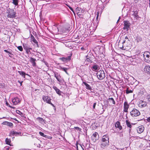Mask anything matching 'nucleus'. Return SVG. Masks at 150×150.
I'll return each mask as SVG.
<instances>
[{
  "instance_id": "obj_1",
  "label": "nucleus",
  "mask_w": 150,
  "mask_h": 150,
  "mask_svg": "<svg viewBox=\"0 0 150 150\" xmlns=\"http://www.w3.org/2000/svg\"><path fill=\"white\" fill-rule=\"evenodd\" d=\"M109 144V139L108 135H105L102 137L101 147L103 149L105 148Z\"/></svg>"
},
{
  "instance_id": "obj_2",
  "label": "nucleus",
  "mask_w": 150,
  "mask_h": 150,
  "mask_svg": "<svg viewBox=\"0 0 150 150\" xmlns=\"http://www.w3.org/2000/svg\"><path fill=\"white\" fill-rule=\"evenodd\" d=\"M24 50L25 51L26 53L28 54L31 53V51L33 50V48L30 47V45L27 43H23V44Z\"/></svg>"
},
{
  "instance_id": "obj_3",
  "label": "nucleus",
  "mask_w": 150,
  "mask_h": 150,
  "mask_svg": "<svg viewBox=\"0 0 150 150\" xmlns=\"http://www.w3.org/2000/svg\"><path fill=\"white\" fill-rule=\"evenodd\" d=\"M7 13L8 18H15L16 16V12L13 9L9 8Z\"/></svg>"
},
{
  "instance_id": "obj_4",
  "label": "nucleus",
  "mask_w": 150,
  "mask_h": 150,
  "mask_svg": "<svg viewBox=\"0 0 150 150\" xmlns=\"http://www.w3.org/2000/svg\"><path fill=\"white\" fill-rule=\"evenodd\" d=\"M130 114L132 117H135L139 116L140 115V113L139 110L133 108L130 112Z\"/></svg>"
},
{
  "instance_id": "obj_5",
  "label": "nucleus",
  "mask_w": 150,
  "mask_h": 150,
  "mask_svg": "<svg viewBox=\"0 0 150 150\" xmlns=\"http://www.w3.org/2000/svg\"><path fill=\"white\" fill-rule=\"evenodd\" d=\"M145 62L149 63L150 62V53L148 52H145L143 54Z\"/></svg>"
},
{
  "instance_id": "obj_6",
  "label": "nucleus",
  "mask_w": 150,
  "mask_h": 150,
  "mask_svg": "<svg viewBox=\"0 0 150 150\" xmlns=\"http://www.w3.org/2000/svg\"><path fill=\"white\" fill-rule=\"evenodd\" d=\"M98 79L100 80H102L105 77L104 72L103 70H100L97 73Z\"/></svg>"
},
{
  "instance_id": "obj_7",
  "label": "nucleus",
  "mask_w": 150,
  "mask_h": 150,
  "mask_svg": "<svg viewBox=\"0 0 150 150\" xmlns=\"http://www.w3.org/2000/svg\"><path fill=\"white\" fill-rule=\"evenodd\" d=\"M93 55L91 53L88 54L86 56V59L85 60V62L88 63L87 64L89 63H91L92 62Z\"/></svg>"
},
{
  "instance_id": "obj_8",
  "label": "nucleus",
  "mask_w": 150,
  "mask_h": 150,
  "mask_svg": "<svg viewBox=\"0 0 150 150\" xmlns=\"http://www.w3.org/2000/svg\"><path fill=\"white\" fill-rule=\"evenodd\" d=\"M54 75L57 80L60 83H61L63 79H62L60 74L58 72L55 71H53Z\"/></svg>"
},
{
  "instance_id": "obj_9",
  "label": "nucleus",
  "mask_w": 150,
  "mask_h": 150,
  "mask_svg": "<svg viewBox=\"0 0 150 150\" xmlns=\"http://www.w3.org/2000/svg\"><path fill=\"white\" fill-rule=\"evenodd\" d=\"M42 99L45 102L50 104L52 106H54V105L51 103V99L50 97L48 96H42Z\"/></svg>"
},
{
  "instance_id": "obj_10",
  "label": "nucleus",
  "mask_w": 150,
  "mask_h": 150,
  "mask_svg": "<svg viewBox=\"0 0 150 150\" xmlns=\"http://www.w3.org/2000/svg\"><path fill=\"white\" fill-rule=\"evenodd\" d=\"M99 138V136L98 133L96 132H95L92 135L91 137V139L93 142H96L98 140Z\"/></svg>"
},
{
  "instance_id": "obj_11",
  "label": "nucleus",
  "mask_w": 150,
  "mask_h": 150,
  "mask_svg": "<svg viewBox=\"0 0 150 150\" xmlns=\"http://www.w3.org/2000/svg\"><path fill=\"white\" fill-rule=\"evenodd\" d=\"M124 27L123 28L124 30L127 29V30L130 26V23L128 21H124Z\"/></svg>"
},
{
  "instance_id": "obj_12",
  "label": "nucleus",
  "mask_w": 150,
  "mask_h": 150,
  "mask_svg": "<svg viewBox=\"0 0 150 150\" xmlns=\"http://www.w3.org/2000/svg\"><path fill=\"white\" fill-rule=\"evenodd\" d=\"M12 101L14 105H16L20 102V100L19 98L16 97L12 99Z\"/></svg>"
},
{
  "instance_id": "obj_13",
  "label": "nucleus",
  "mask_w": 150,
  "mask_h": 150,
  "mask_svg": "<svg viewBox=\"0 0 150 150\" xmlns=\"http://www.w3.org/2000/svg\"><path fill=\"white\" fill-rule=\"evenodd\" d=\"M144 129V127L142 125L138 127L137 130L138 133L141 134L143 132Z\"/></svg>"
},
{
  "instance_id": "obj_14",
  "label": "nucleus",
  "mask_w": 150,
  "mask_h": 150,
  "mask_svg": "<svg viewBox=\"0 0 150 150\" xmlns=\"http://www.w3.org/2000/svg\"><path fill=\"white\" fill-rule=\"evenodd\" d=\"M122 47L120 46V48L121 49L123 50H125L126 49V47L128 46V43H127L126 42H125V41H123L122 42Z\"/></svg>"
},
{
  "instance_id": "obj_15",
  "label": "nucleus",
  "mask_w": 150,
  "mask_h": 150,
  "mask_svg": "<svg viewBox=\"0 0 150 150\" xmlns=\"http://www.w3.org/2000/svg\"><path fill=\"white\" fill-rule=\"evenodd\" d=\"M2 124L3 125H7L11 127H13V123L10 122L5 121L3 122Z\"/></svg>"
},
{
  "instance_id": "obj_16",
  "label": "nucleus",
  "mask_w": 150,
  "mask_h": 150,
  "mask_svg": "<svg viewBox=\"0 0 150 150\" xmlns=\"http://www.w3.org/2000/svg\"><path fill=\"white\" fill-rule=\"evenodd\" d=\"M99 68V66L97 64H94L91 67L92 70L94 71L97 72Z\"/></svg>"
},
{
  "instance_id": "obj_17",
  "label": "nucleus",
  "mask_w": 150,
  "mask_h": 150,
  "mask_svg": "<svg viewBox=\"0 0 150 150\" xmlns=\"http://www.w3.org/2000/svg\"><path fill=\"white\" fill-rule=\"evenodd\" d=\"M147 104L146 102L145 101H142L140 102L138 105V106L141 108H143L145 107L146 105Z\"/></svg>"
},
{
  "instance_id": "obj_18",
  "label": "nucleus",
  "mask_w": 150,
  "mask_h": 150,
  "mask_svg": "<svg viewBox=\"0 0 150 150\" xmlns=\"http://www.w3.org/2000/svg\"><path fill=\"white\" fill-rule=\"evenodd\" d=\"M36 61V59H35L32 57L30 58V61L32 63V66L33 67H35L36 66V64L35 62Z\"/></svg>"
},
{
  "instance_id": "obj_19",
  "label": "nucleus",
  "mask_w": 150,
  "mask_h": 150,
  "mask_svg": "<svg viewBox=\"0 0 150 150\" xmlns=\"http://www.w3.org/2000/svg\"><path fill=\"white\" fill-rule=\"evenodd\" d=\"M53 88L55 91L59 95H61L62 93H63V92L61 91L57 87L55 86H53Z\"/></svg>"
},
{
  "instance_id": "obj_20",
  "label": "nucleus",
  "mask_w": 150,
  "mask_h": 150,
  "mask_svg": "<svg viewBox=\"0 0 150 150\" xmlns=\"http://www.w3.org/2000/svg\"><path fill=\"white\" fill-rule=\"evenodd\" d=\"M83 83L86 86V89L91 90V92H93V91H91L92 90V88L89 85H88L86 82L84 81L83 82Z\"/></svg>"
},
{
  "instance_id": "obj_21",
  "label": "nucleus",
  "mask_w": 150,
  "mask_h": 150,
  "mask_svg": "<svg viewBox=\"0 0 150 150\" xmlns=\"http://www.w3.org/2000/svg\"><path fill=\"white\" fill-rule=\"evenodd\" d=\"M115 127L116 128H118L120 130L122 129V127L120 125V122L119 121H117L115 124Z\"/></svg>"
},
{
  "instance_id": "obj_22",
  "label": "nucleus",
  "mask_w": 150,
  "mask_h": 150,
  "mask_svg": "<svg viewBox=\"0 0 150 150\" xmlns=\"http://www.w3.org/2000/svg\"><path fill=\"white\" fill-rule=\"evenodd\" d=\"M133 13L132 14V15L134 16V18L136 19H137L139 18V16L138 15V11L137 10L134 11H132Z\"/></svg>"
},
{
  "instance_id": "obj_23",
  "label": "nucleus",
  "mask_w": 150,
  "mask_h": 150,
  "mask_svg": "<svg viewBox=\"0 0 150 150\" xmlns=\"http://www.w3.org/2000/svg\"><path fill=\"white\" fill-rule=\"evenodd\" d=\"M144 69L146 73L148 74H150V66H149L147 65L145 66Z\"/></svg>"
},
{
  "instance_id": "obj_24",
  "label": "nucleus",
  "mask_w": 150,
  "mask_h": 150,
  "mask_svg": "<svg viewBox=\"0 0 150 150\" xmlns=\"http://www.w3.org/2000/svg\"><path fill=\"white\" fill-rule=\"evenodd\" d=\"M32 41L35 44V45H34L35 47H39V46L38 44V42L35 38H34Z\"/></svg>"
},
{
  "instance_id": "obj_25",
  "label": "nucleus",
  "mask_w": 150,
  "mask_h": 150,
  "mask_svg": "<svg viewBox=\"0 0 150 150\" xmlns=\"http://www.w3.org/2000/svg\"><path fill=\"white\" fill-rule=\"evenodd\" d=\"M18 72L19 73L20 75H21L23 76L24 78H25V75L28 76H29L28 74H26L24 71H18Z\"/></svg>"
},
{
  "instance_id": "obj_26",
  "label": "nucleus",
  "mask_w": 150,
  "mask_h": 150,
  "mask_svg": "<svg viewBox=\"0 0 150 150\" xmlns=\"http://www.w3.org/2000/svg\"><path fill=\"white\" fill-rule=\"evenodd\" d=\"M5 142L6 144L8 145H9L10 146H11L12 145L10 144L11 142V140L10 139H8L6 138L5 140Z\"/></svg>"
},
{
  "instance_id": "obj_27",
  "label": "nucleus",
  "mask_w": 150,
  "mask_h": 150,
  "mask_svg": "<svg viewBox=\"0 0 150 150\" xmlns=\"http://www.w3.org/2000/svg\"><path fill=\"white\" fill-rule=\"evenodd\" d=\"M129 105L128 104L127 101H125L124 105V108H127L128 109Z\"/></svg>"
},
{
  "instance_id": "obj_28",
  "label": "nucleus",
  "mask_w": 150,
  "mask_h": 150,
  "mask_svg": "<svg viewBox=\"0 0 150 150\" xmlns=\"http://www.w3.org/2000/svg\"><path fill=\"white\" fill-rule=\"evenodd\" d=\"M37 120H38L39 122L42 123L44 122V120L42 118L40 117H38L36 118Z\"/></svg>"
},
{
  "instance_id": "obj_29",
  "label": "nucleus",
  "mask_w": 150,
  "mask_h": 150,
  "mask_svg": "<svg viewBox=\"0 0 150 150\" xmlns=\"http://www.w3.org/2000/svg\"><path fill=\"white\" fill-rule=\"evenodd\" d=\"M126 123L127 127H129V128H132V126L130 122L129 121H128V120H126Z\"/></svg>"
},
{
  "instance_id": "obj_30",
  "label": "nucleus",
  "mask_w": 150,
  "mask_h": 150,
  "mask_svg": "<svg viewBox=\"0 0 150 150\" xmlns=\"http://www.w3.org/2000/svg\"><path fill=\"white\" fill-rule=\"evenodd\" d=\"M133 91V90H129V88L128 87H127V88L126 90V93L127 94H128L129 93H132Z\"/></svg>"
},
{
  "instance_id": "obj_31",
  "label": "nucleus",
  "mask_w": 150,
  "mask_h": 150,
  "mask_svg": "<svg viewBox=\"0 0 150 150\" xmlns=\"http://www.w3.org/2000/svg\"><path fill=\"white\" fill-rule=\"evenodd\" d=\"M136 40L137 42H139L142 40V39L141 37L139 36H137L136 38Z\"/></svg>"
},
{
  "instance_id": "obj_32",
  "label": "nucleus",
  "mask_w": 150,
  "mask_h": 150,
  "mask_svg": "<svg viewBox=\"0 0 150 150\" xmlns=\"http://www.w3.org/2000/svg\"><path fill=\"white\" fill-rule=\"evenodd\" d=\"M68 69L64 67H61V69L63 71H64L68 75V73L67 72V70Z\"/></svg>"
},
{
  "instance_id": "obj_33",
  "label": "nucleus",
  "mask_w": 150,
  "mask_h": 150,
  "mask_svg": "<svg viewBox=\"0 0 150 150\" xmlns=\"http://www.w3.org/2000/svg\"><path fill=\"white\" fill-rule=\"evenodd\" d=\"M39 134L40 135V136H41L42 137H45L46 138H49L48 137V136L45 134L43 133L42 132H39Z\"/></svg>"
},
{
  "instance_id": "obj_34",
  "label": "nucleus",
  "mask_w": 150,
  "mask_h": 150,
  "mask_svg": "<svg viewBox=\"0 0 150 150\" xmlns=\"http://www.w3.org/2000/svg\"><path fill=\"white\" fill-rule=\"evenodd\" d=\"M15 132L14 131H11L9 133V136L11 137H12L15 135Z\"/></svg>"
},
{
  "instance_id": "obj_35",
  "label": "nucleus",
  "mask_w": 150,
  "mask_h": 150,
  "mask_svg": "<svg viewBox=\"0 0 150 150\" xmlns=\"http://www.w3.org/2000/svg\"><path fill=\"white\" fill-rule=\"evenodd\" d=\"M108 100L110 101H111L113 104L115 105V101L112 98H109Z\"/></svg>"
},
{
  "instance_id": "obj_36",
  "label": "nucleus",
  "mask_w": 150,
  "mask_h": 150,
  "mask_svg": "<svg viewBox=\"0 0 150 150\" xmlns=\"http://www.w3.org/2000/svg\"><path fill=\"white\" fill-rule=\"evenodd\" d=\"M12 3L15 6H17L18 4V0H12Z\"/></svg>"
},
{
  "instance_id": "obj_37",
  "label": "nucleus",
  "mask_w": 150,
  "mask_h": 150,
  "mask_svg": "<svg viewBox=\"0 0 150 150\" xmlns=\"http://www.w3.org/2000/svg\"><path fill=\"white\" fill-rule=\"evenodd\" d=\"M16 112L17 113L19 114L20 115H21L22 117H23L24 115L19 110H17L16 111Z\"/></svg>"
},
{
  "instance_id": "obj_38",
  "label": "nucleus",
  "mask_w": 150,
  "mask_h": 150,
  "mask_svg": "<svg viewBox=\"0 0 150 150\" xmlns=\"http://www.w3.org/2000/svg\"><path fill=\"white\" fill-rule=\"evenodd\" d=\"M15 136H17L18 135L22 136L21 133V132H17L15 131Z\"/></svg>"
},
{
  "instance_id": "obj_39",
  "label": "nucleus",
  "mask_w": 150,
  "mask_h": 150,
  "mask_svg": "<svg viewBox=\"0 0 150 150\" xmlns=\"http://www.w3.org/2000/svg\"><path fill=\"white\" fill-rule=\"evenodd\" d=\"M17 48L20 51H23V48L22 46H18L17 47Z\"/></svg>"
},
{
  "instance_id": "obj_40",
  "label": "nucleus",
  "mask_w": 150,
  "mask_h": 150,
  "mask_svg": "<svg viewBox=\"0 0 150 150\" xmlns=\"http://www.w3.org/2000/svg\"><path fill=\"white\" fill-rule=\"evenodd\" d=\"M74 128L75 129H76L77 131H79V132H81V129L80 128H79L78 127H74Z\"/></svg>"
},
{
  "instance_id": "obj_41",
  "label": "nucleus",
  "mask_w": 150,
  "mask_h": 150,
  "mask_svg": "<svg viewBox=\"0 0 150 150\" xmlns=\"http://www.w3.org/2000/svg\"><path fill=\"white\" fill-rule=\"evenodd\" d=\"M71 56H69L66 57L67 61H69L71 59Z\"/></svg>"
},
{
  "instance_id": "obj_42",
  "label": "nucleus",
  "mask_w": 150,
  "mask_h": 150,
  "mask_svg": "<svg viewBox=\"0 0 150 150\" xmlns=\"http://www.w3.org/2000/svg\"><path fill=\"white\" fill-rule=\"evenodd\" d=\"M6 105L10 107V108H14L13 107H12V106H10V104L7 102V101H6Z\"/></svg>"
},
{
  "instance_id": "obj_43",
  "label": "nucleus",
  "mask_w": 150,
  "mask_h": 150,
  "mask_svg": "<svg viewBox=\"0 0 150 150\" xmlns=\"http://www.w3.org/2000/svg\"><path fill=\"white\" fill-rule=\"evenodd\" d=\"M68 6V7L69 8V9L73 12V13L75 14V13L74 11L73 8L69 6Z\"/></svg>"
},
{
  "instance_id": "obj_44",
  "label": "nucleus",
  "mask_w": 150,
  "mask_h": 150,
  "mask_svg": "<svg viewBox=\"0 0 150 150\" xmlns=\"http://www.w3.org/2000/svg\"><path fill=\"white\" fill-rule=\"evenodd\" d=\"M61 59L63 62L67 61L66 57H62L61 58Z\"/></svg>"
},
{
  "instance_id": "obj_45",
  "label": "nucleus",
  "mask_w": 150,
  "mask_h": 150,
  "mask_svg": "<svg viewBox=\"0 0 150 150\" xmlns=\"http://www.w3.org/2000/svg\"><path fill=\"white\" fill-rule=\"evenodd\" d=\"M10 147L8 146H6L4 148V149L5 150H9Z\"/></svg>"
},
{
  "instance_id": "obj_46",
  "label": "nucleus",
  "mask_w": 150,
  "mask_h": 150,
  "mask_svg": "<svg viewBox=\"0 0 150 150\" xmlns=\"http://www.w3.org/2000/svg\"><path fill=\"white\" fill-rule=\"evenodd\" d=\"M42 62H43L45 64V65L47 67H48V63L45 61L44 60H42Z\"/></svg>"
},
{
  "instance_id": "obj_47",
  "label": "nucleus",
  "mask_w": 150,
  "mask_h": 150,
  "mask_svg": "<svg viewBox=\"0 0 150 150\" xmlns=\"http://www.w3.org/2000/svg\"><path fill=\"white\" fill-rule=\"evenodd\" d=\"M123 41H125V42H126L127 43H129L130 42L129 40V39L124 40Z\"/></svg>"
},
{
  "instance_id": "obj_48",
  "label": "nucleus",
  "mask_w": 150,
  "mask_h": 150,
  "mask_svg": "<svg viewBox=\"0 0 150 150\" xmlns=\"http://www.w3.org/2000/svg\"><path fill=\"white\" fill-rule=\"evenodd\" d=\"M4 51L6 53H8L10 54H12L10 52L8 51L7 50H4Z\"/></svg>"
},
{
  "instance_id": "obj_49",
  "label": "nucleus",
  "mask_w": 150,
  "mask_h": 150,
  "mask_svg": "<svg viewBox=\"0 0 150 150\" xmlns=\"http://www.w3.org/2000/svg\"><path fill=\"white\" fill-rule=\"evenodd\" d=\"M96 102L94 103V104H93V109H95V107H96Z\"/></svg>"
},
{
  "instance_id": "obj_50",
  "label": "nucleus",
  "mask_w": 150,
  "mask_h": 150,
  "mask_svg": "<svg viewBox=\"0 0 150 150\" xmlns=\"http://www.w3.org/2000/svg\"><path fill=\"white\" fill-rule=\"evenodd\" d=\"M146 120L148 122H150V117H148L146 119Z\"/></svg>"
},
{
  "instance_id": "obj_51",
  "label": "nucleus",
  "mask_w": 150,
  "mask_h": 150,
  "mask_svg": "<svg viewBox=\"0 0 150 150\" xmlns=\"http://www.w3.org/2000/svg\"><path fill=\"white\" fill-rule=\"evenodd\" d=\"M128 110V109L127 108H124V111L125 112H127Z\"/></svg>"
},
{
  "instance_id": "obj_52",
  "label": "nucleus",
  "mask_w": 150,
  "mask_h": 150,
  "mask_svg": "<svg viewBox=\"0 0 150 150\" xmlns=\"http://www.w3.org/2000/svg\"><path fill=\"white\" fill-rule=\"evenodd\" d=\"M102 109H103V110H102V111L100 113V114H103V113L105 111V110L103 109V107Z\"/></svg>"
},
{
  "instance_id": "obj_53",
  "label": "nucleus",
  "mask_w": 150,
  "mask_h": 150,
  "mask_svg": "<svg viewBox=\"0 0 150 150\" xmlns=\"http://www.w3.org/2000/svg\"><path fill=\"white\" fill-rule=\"evenodd\" d=\"M18 82L20 84V86H21L22 85V83L23 82V81H20L18 80Z\"/></svg>"
},
{
  "instance_id": "obj_54",
  "label": "nucleus",
  "mask_w": 150,
  "mask_h": 150,
  "mask_svg": "<svg viewBox=\"0 0 150 150\" xmlns=\"http://www.w3.org/2000/svg\"><path fill=\"white\" fill-rule=\"evenodd\" d=\"M20 150H31V149H20Z\"/></svg>"
},
{
  "instance_id": "obj_55",
  "label": "nucleus",
  "mask_w": 150,
  "mask_h": 150,
  "mask_svg": "<svg viewBox=\"0 0 150 150\" xmlns=\"http://www.w3.org/2000/svg\"><path fill=\"white\" fill-rule=\"evenodd\" d=\"M97 13H98V14L97 15V17H96V19L97 20V21L98 20V14H99V13H98V12Z\"/></svg>"
},
{
  "instance_id": "obj_56",
  "label": "nucleus",
  "mask_w": 150,
  "mask_h": 150,
  "mask_svg": "<svg viewBox=\"0 0 150 150\" xmlns=\"http://www.w3.org/2000/svg\"><path fill=\"white\" fill-rule=\"evenodd\" d=\"M81 49L82 50H85V49L83 47H81Z\"/></svg>"
},
{
  "instance_id": "obj_57",
  "label": "nucleus",
  "mask_w": 150,
  "mask_h": 150,
  "mask_svg": "<svg viewBox=\"0 0 150 150\" xmlns=\"http://www.w3.org/2000/svg\"><path fill=\"white\" fill-rule=\"evenodd\" d=\"M31 38L32 40H33V39L34 38H35L34 36L32 35H31Z\"/></svg>"
},
{
  "instance_id": "obj_58",
  "label": "nucleus",
  "mask_w": 150,
  "mask_h": 150,
  "mask_svg": "<svg viewBox=\"0 0 150 150\" xmlns=\"http://www.w3.org/2000/svg\"><path fill=\"white\" fill-rule=\"evenodd\" d=\"M147 98L148 99H150V95H149L148 96Z\"/></svg>"
},
{
  "instance_id": "obj_59",
  "label": "nucleus",
  "mask_w": 150,
  "mask_h": 150,
  "mask_svg": "<svg viewBox=\"0 0 150 150\" xmlns=\"http://www.w3.org/2000/svg\"><path fill=\"white\" fill-rule=\"evenodd\" d=\"M118 46V47L120 48V46L122 47V45L121 44H120V43H119Z\"/></svg>"
},
{
  "instance_id": "obj_60",
  "label": "nucleus",
  "mask_w": 150,
  "mask_h": 150,
  "mask_svg": "<svg viewBox=\"0 0 150 150\" xmlns=\"http://www.w3.org/2000/svg\"><path fill=\"white\" fill-rule=\"evenodd\" d=\"M129 39L128 37H127V36H126L125 37V40H127Z\"/></svg>"
},
{
  "instance_id": "obj_61",
  "label": "nucleus",
  "mask_w": 150,
  "mask_h": 150,
  "mask_svg": "<svg viewBox=\"0 0 150 150\" xmlns=\"http://www.w3.org/2000/svg\"><path fill=\"white\" fill-rule=\"evenodd\" d=\"M120 17H119V19H118V20H117V23H118V22H119V20H120Z\"/></svg>"
},
{
  "instance_id": "obj_62",
  "label": "nucleus",
  "mask_w": 150,
  "mask_h": 150,
  "mask_svg": "<svg viewBox=\"0 0 150 150\" xmlns=\"http://www.w3.org/2000/svg\"><path fill=\"white\" fill-rule=\"evenodd\" d=\"M147 101L148 102L150 103V98L149 99H147Z\"/></svg>"
},
{
  "instance_id": "obj_63",
  "label": "nucleus",
  "mask_w": 150,
  "mask_h": 150,
  "mask_svg": "<svg viewBox=\"0 0 150 150\" xmlns=\"http://www.w3.org/2000/svg\"><path fill=\"white\" fill-rule=\"evenodd\" d=\"M131 128H129V133H130L131 132Z\"/></svg>"
},
{
  "instance_id": "obj_64",
  "label": "nucleus",
  "mask_w": 150,
  "mask_h": 150,
  "mask_svg": "<svg viewBox=\"0 0 150 150\" xmlns=\"http://www.w3.org/2000/svg\"><path fill=\"white\" fill-rule=\"evenodd\" d=\"M149 6L150 7V0H149Z\"/></svg>"
}]
</instances>
